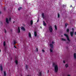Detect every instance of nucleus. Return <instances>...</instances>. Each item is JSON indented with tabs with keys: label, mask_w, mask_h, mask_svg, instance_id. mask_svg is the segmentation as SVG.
Segmentation results:
<instances>
[{
	"label": "nucleus",
	"mask_w": 76,
	"mask_h": 76,
	"mask_svg": "<svg viewBox=\"0 0 76 76\" xmlns=\"http://www.w3.org/2000/svg\"><path fill=\"white\" fill-rule=\"evenodd\" d=\"M53 65L54 66L55 72H58V65L56 64L55 63H53Z\"/></svg>",
	"instance_id": "f257e3e1"
},
{
	"label": "nucleus",
	"mask_w": 76,
	"mask_h": 76,
	"mask_svg": "<svg viewBox=\"0 0 76 76\" xmlns=\"http://www.w3.org/2000/svg\"><path fill=\"white\" fill-rule=\"evenodd\" d=\"M50 46L51 47V48L50 49V52H53V44H50Z\"/></svg>",
	"instance_id": "f03ea898"
},
{
	"label": "nucleus",
	"mask_w": 76,
	"mask_h": 76,
	"mask_svg": "<svg viewBox=\"0 0 76 76\" xmlns=\"http://www.w3.org/2000/svg\"><path fill=\"white\" fill-rule=\"evenodd\" d=\"M72 31L71 32H70V34L71 36V37L73 36V33H74V28H72Z\"/></svg>",
	"instance_id": "7ed1b4c3"
},
{
	"label": "nucleus",
	"mask_w": 76,
	"mask_h": 76,
	"mask_svg": "<svg viewBox=\"0 0 76 76\" xmlns=\"http://www.w3.org/2000/svg\"><path fill=\"white\" fill-rule=\"evenodd\" d=\"M64 36H65L66 37V38L67 39V40L68 41H70V39H69V37H68V36H67V35L65 34H64Z\"/></svg>",
	"instance_id": "20e7f679"
},
{
	"label": "nucleus",
	"mask_w": 76,
	"mask_h": 76,
	"mask_svg": "<svg viewBox=\"0 0 76 76\" xmlns=\"http://www.w3.org/2000/svg\"><path fill=\"white\" fill-rule=\"evenodd\" d=\"M49 29L50 32H52L53 31V29H52V27L51 26H50L49 28Z\"/></svg>",
	"instance_id": "39448f33"
},
{
	"label": "nucleus",
	"mask_w": 76,
	"mask_h": 76,
	"mask_svg": "<svg viewBox=\"0 0 76 76\" xmlns=\"http://www.w3.org/2000/svg\"><path fill=\"white\" fill-rule=\"evenodd\" d=\"M21 29L22 30H23V31H25V28L23 27H21Z\"/></svg>",
	"instance_id": "423d86ee"
},
{
	"label": "nucleus",
	"mask_w": 76,
	"mask_h": 76,
	"mask_svg": "<svg viewBox=\"0 0 76 76\" xmlns=\"http://www.w3.org/2000/svg\"><path fill=\"white\" fill-rule=\"evenodd\" d=\"M6 22L7 23H9V20H8V18H6Z\"/></svg>",
	"instance_id": "0eeeda50"
},
{
	"label": "nucleus",
	"mask_w": 76,
	"mask_h": 76,
	"mask_svg": "<svg viewBox=\"0 0 76 76\" xmlns=\"http://www.w3.org/2000/svg\"><path fill=\"white\" fill-rule=\"evenodd\" d=\"M0 70H1V71H2V70H3V68L2 67V66H1V65L0 66Z\"/></svg>",
	"instance_id": "6e6552de"
},
{
	"label": "nucleus",
	"mask_w": 76,
	"mask_h": 76,
	"mask_svg": "<svg viewBox=\"0 0 76 76\" xmlns=\"http://www.w3.org/2000/svg\"><path fill=\"white\" fill-rule=\"evenodd\" d=\"M37 32L36 31L34 32V36L35 37H37Z\"/></svg>",
	"instance_id": "1a4fd4ad"
},
{
	"label": "nucleus",
	"mask_w": 76,
	"mask_h": 76,
	"mask_svg": "<svg viewBox=\"0 0 76 76\" xmlns=\"http://www.w3.org/2000/svg\"><path fill=\"white\" fill-rule=\"evenodd\" d=\"M28 36L29 38H31V33H28Z\"/></svg>",
	"instance_id": "9d476101"
},
{
	"label": "nucleus",
	"mask_w": 76,
	"mask_h": 76,
	"mask_svg": "<svg viewBox=\"0 0 76 76\" xmlns=\"http://www.w3.org/2000/svg\"><path fill=\"white\" fill-rule=\"evenodd\" d=\"M74 58H76V53H74Z\"/></svg>",
	"instance_id": "9b49d317"
},
{
	"label": "nucleus",
	"mask_w": 76,
	"mask_h": 76,
	"mask_svg": "<svg viewBox=\"0 0 76 76\" xmlns=\"http://www.w3.org/2000/svg\"><path fill=\"white\" fill-rule=\"evenodd\" d=\"M18 33L20 32V28H19V27H18Z\"/></svg>",
	"instance_id": "f8f14e48"
},
{
	"label": "nucleus",
	"mask_w": 76,
	"mask_h": 76,
	"mask_svg": "<svg viewBox=\"0 0 76 76\" xmlns=\"http://www.w3.org/2000/svg\"><path fill=\"white\" fill-rule=\"evenodd\" d=\"M42 17L44 19V13H43L42 14Z\"/></svg>",
	"instance_id": "ddd939ff"
},
{
	"label": "nucleus",
	"mask_w": 76,
	"mask_h": 76,
	"mask_svg": "<svg viewBox=\"0 0 76 76\" xmlns=\"http://www.w3.org/2000/svg\"><path fill=\"white\" fill-rule=\"evenodd\" d=\"M63 41H66V39H63L62 38L61 39Z\"/></svg>",
	"instance_id": "4468645a"
},
{
	"label": "nucleus",
	"mask_w": 76,
	"mask_h": 76,
	"mask_svg": "<svg viewBox=\"0 0 76 76\" xmlns=\"http://www.w3.org/2000/svg\"><path fill=\"white\" fill-rule=\"evenodd\" d=\"M41 75H42V74H41V72H39V75L41 76Z\"/></svg>",
	"instance_id": "2eb2a0df"
},
{
	"label": "nucleus",
	"mask_w": 76,
	"mask_h": 76,
	"mask_svg": "<svg viewBox=\"0 0 76 76\" xmlns=\"http://www.w3.org/2000/svg\"><path fill=\"white\" fill-rule=\"evenodd\" d=\"M43 25H44V26H45L46 25V23H45V22H44V21H43Z\"/></svg>",
	"instance_id": "dca6fc26"
},
{
	"label": "nucleus",
	"mask_w": 76,
	"mask_h": 76,
	"mask_svg": "<svg viewBox=\"0 0 76 76\" xmlns=\"http://www.w3.org/2000/svg\"><path fill=\"white\" fill-rule=\"evenodd\" d=\"M15 63H16V64H18V61L17 60H16L15 61Z\"/></svg>",
	"instance_id": "f3484780"
},
{
	"label": "nucleus",
	"mask_w": 76,
	"mask_h": 76,
	"mask_svg": "<svg viewBox=\"0 0 76 76\" xmlns=\"http://www.w3.org/2000/svg\"><path fill=\"white\" fill-rule=\"evenodd\" d=\"M31 25H32L33 23V21H32V20H31Z\"/></svg>",
	"instance_id": "a211bd4d"
},
{
	"label": "nucleus",
	"mask_w": 76,
	"mask_h": 76,
	"mask_svg": "<svg viewBox=\"0 0 76 76\" xmlns=\"http://www.w3.org/2000/svg\"><path fill=\"white\" fill-rule=\"evenodd\" d=\"M4 76H6V72L5 71H4Z\"/></svg>",
	"instance_id": "6ab92c4d"
},
{
	"label": "nucleus",
	"mask_w": 76,
	"mask_h": 76,
	"mask_svg": "<svg viewBox=\"0 0 76 76\" xmlns=\"http://www.w3.org/2000/svg\"><path fill=\"white\" fill-rule=\"evenodd\" d=\"M22 8V7H20L18 9V10H20Z\"/></svg>",
	"instance_id": "aec40b11"
},
{
	"label": "nucleus",
	"mask_w": 76,
	"mask_h": 76,
	"mask_svg": "<svg viewBox=\"0 0 76 76\" xmlns=\"http://www.w3.org/2000/svg\"><path fill=\"white\" fill-rule=\"evenodd\" d=\"M4 46H5L6 45V42H4Z\"/></svg>",
	"instance_id": "412c9836"
},
{
	"label": "nucleus",
	"mask_w": 76,
	"mask_h": 76,
	"mask_svg": "<svg viewBox=\"0 0 76 76\" xmlns=\"http://www.w3.org/2000/svg\"><path fill=\"white\" fill-rule=\"evenodd\" d=\"M66 67H67L68 66V64H66L65 65Z\"/></svg>",
	"instance_id": "4be33fe9"
},
{
	"label": "nucleus",
	"mask_w": 76,
	"mask_h": 76,
	"mask_svg": "<svg viewBox=\"0 0 76 76\" xmlns=\"http://www.w3.org/2000/svg\"><path fill=\"white\" fill-rule=\"evenodd\" d=\"M55 29L56 30H57V26H56V25L55 26Z\"/></svg>",
	"instance_id": "5701e85b"
},
{
	"label": "nucleus",
	"mask_w": 76,
	"mask_h": 76,
	"mask_svg": "<svg viewBox=\"0 0 76 76\" xmlns=\"http://www.w3.org/2000/svg\"><path fill=\"white\" fill-rule=\"evenodd\" d=\"M69 29H67V30H66V32H69Z\"/></svg>",
	"instance_id": "b1692460"
},
{
	"label": "nucleus",
	"mask_w": 76,
	"mask_h": 76,
	"mask_svg": "<svg viewBox=\"0 0 76 76\" xmlns=\"http://www.w3.org/2000/svg\"><path fill=\"white\" fill-rule=\"evenodd\" d=\"M42 51L43 52V53H44V52H45V51H44V50L43 49L42 50Z\"/></svg>",
	"instance_id": "393cba45"
},
{
	"label": "nucleus",
	"mask_w": 76,
	"mask_h": 76,
	"mask_svg": "<svg viewBox=\"0 0 76 76\" xmlns=\"http://www.w3.org/2000/svg\"><path fill=\"white\" fill-rule=\"evenodd\" d=\"M11 20V18L10 17L9 18V21H10Z\"/></svg>",
	"instance_id": "a878e982"
},
{
	"label": "nucleus",
	"mask_w": 76,
	"mask_h": 76,
	"mask_svg": "<svg viewBox=\"0 0 76 76\" xmlns=\"http://www.w3.org/2000/svg\"><path fill=\"white\" fill-rule=\"evenodd\" d=\"M58 18H60V15H59L58 14Z\"/></svg>",
	"instance_id": "bb28decb"
},
{
	"label": "nucleus",
	"mask_w": 76,
	"mask_h": 76,
	"mask_svg": "<svg viewBox=\"0 0 76 76\" xmlns=\"http://www.w3.org/2000/svg\"><path fill=\"white\" fill-rule=\"evenodd\" d=\"M23 2H24V3H26V1L25 0H23Z\"/></svg>",
	"instance_id": "cd10ccee"
},
{
	"label": "nucleus",
	"mask_w": 76,
	"mask_h": 76,
	"mask_svg": "<svg viewBox=\"0 0 76 76\" xmlns=\"http://www.w3.org/2000/svg\"><path fill=\"white\" fill-rule=\"evenodd\" d=\"M67 23H66L65 24V26H67Z\"/></svg>",
	"instance_id": "c85d7f7f"
},
{
	"label": "nucleus",
	"mask_w": 76,
	"mask_h": 76,
	"mask_svg": "<svg viewBox=\"0 0 76 76\" xmlns=\"http://www.w3.org/2000/svg\"><path fill=\"white\" fill-rule=\"evenodd\" d=\"M36 50H37V51H38V48H37Z\"/></svg>",
	"instance_id": "c756f323"
},
{
	"label": "nucleus",
	"mask_w": 76,
	"mask_h": 76,
	"mask_svg": "<svg viewBox=\"0 0 76 76\" xmlns=\"http://www.w3.org/2000/svg\"><path fill=\"white\" fill-rule=\"evenodd\" d=\"M16 43V42H15V41L14 42V44H15Z\"/></svg>",
	"instance_id": "7c9ffc66"
},
{
	"label": "nucleus",
	"mask_w": 76,
	"mask_h": 76,
	"mask_svg": "<svg viewBox=\"0 0 76 76\" xmlns=\"http://www.w3.org/2000/svg\"><path fill=\"white\" fill-rule=\"evenodd\" d=\"M63 62L64 63H65V61H63Z\"/></svg>",
	"instance_id": "2f4dec72"
},
{
	"label": "nucleus",
	"mask_w": 76,
	"mask_h": 76,
	"mask_svg": "<svg viewBox=\"0 0 76 76\" xmlns=\"http://www.w3.org/2000/svg\"><path fill=\"white\" fill-rule=\"evenodd\" d=\"M54 42H52V44H54Z\"/></svg>",
	"instance_id": "473e14b6"
},
{
	"label": "nucleus",
	"mask_w": 76,
	"mask_h": 76,
	"mask_svg": "<svg viewBox=\"0 0 76 76\" xmlns=\"http://www.w3.org/2000/svg\"><path fill=\"white\" fill-rule=\"evenodd\" d=\"M5 33H6V30H5Z\"/></svg>",
	"instance_id": "72a5a7b5"
},
{
	"label": "nucleus",
	"mask_w": 76,
	"mask_h": 76,
	"mask_svg": "<svg viewBox=\"0 0 76 76\" xmlns=\"http://www.w3.org/2000/svg\"><path fill=\"white\" fill-rule=\"evenodd\" d=\"M49 72V70H48V73Z\"/></svg>",
	"instance_id": "f704fd0d"
},
{
	"label": "nucleus",
	"mask_w": 76,
	"mask_h": 76,
	"mask_svg": "<svg viewBox=\"0 0 76 76\" xmlns=\"http://www.w3.org/2000/svg\"><path fill=\"white\" fill-rule=\"evenodd\" d=\"M14 47H15V48H16V46H14Z\"/></svg>",
	"instance_id": "c9c22d12"
},
{
	"label": "nucleus",
	"mask_w": 76,
	"mask_h": 76,
	"mask_svg": "<svg viewBox=\"0 0 76 76\" xmlns=\"http://www.w3.org/2000/svg\"><path fill=\"white\" fill-rule=\"evenodd\" d=\"M27 65H26V68H27Z\"/></svg>",
	"instance_id": "e433bc0d"
},
{
	"label": "nucleus",
	"mask_w": 76,
	"mask_h": 76,
	"mask_svg": "<svg viewBox=\"0 0 76 76\" xmlns=\"http://www.w3.org/2000/svg\"><path fill=\"white\" fill-rule=\"evenodd\" d=\"M38 21H39V20H37V22H38Z\"/></svg>",
	"instance_id": "4c0bfd02"
},
{
	"label": "nucleus",
	"mask_w": 76,
	"mask_h": 76,
	"mask_svg": "<svg viewBox=\"0 0 76 76\" xmlns=\"http://www.w3.org/2000/svg\"><path fill=\"white\" fill-rule=\"evenodd\" d=\"M75 34L76 35V32H75Z\"/></svg>",
	"instance_id": "58836bf2"
},
{
	"label": "nucleus",
	"mask_w": 76,
	"mask_h": 76,
	"mask_svg": "<svg viewBox=\"0 0 76 76\" xmlns=\"http://www.w3.org/2000/svg\"><path fill=\"white\" fill-rule=\"evenodd\" d=\"M70 7H72V5H71Z\"/></svg>",
	"instance_id": "ea45409f"
},
{
	"label": "nucleus",
	"mask_w": 76,
	"mask_h": 76,
	"mask_svg": "<svg viewBox=\"0 0 76 76\" xmlns=\"http://www.w3.org/2000/svg\"><path fill=\"white\" fill-rule=\"evenodd\" d=\"M41 28H42V27H40Z\"/></svg>",
	"instance_id": "a19ab883"
},
{
	"label": "nucleus",
	"mask_w": 76,
	"mask_h": 76,
	"mask_svg": "<svg viewBox=\"0 0 76 76\" xmlns=\"http://www.w3.org/2000/svg\"><path fill=\"white\" fill-rule=\"evenodd\" d=\"M1 52V50H0V52Z\"/></svg>",
	"instance_id": "79ce46f5"
},
{
	"label": "nucleus",
	"mask_w": 76,
	"mask_h": 76,
	"mask_svg": "<svg viewBox=\"0 0 76 76\" xmlns=\"http://www.w3.org/2000/svg\"><path fill=\"white\" fill-rule=\"evenodd\" d=\"M28 76H29V75H28Z\"/></svg>",
	"instance_id": "37998d69"
},
{
	"label": "nucleus",
	"mask_w": 76,
	"mask_h": 76,
	"mask_svg": "<svg viewBox=\"0 0 76 76\" xmlns=\"http://www.w3.org/2000/svg\"><path fill=\"white\" fill-rule=\"evenodd\" d=\"M24 3V4H25V3Z\"/></svg>",
	"instance_id": "c03bdc74"
},
{
	"label": "nucleus",
	"mask_w": 76,
	"mask_h": 76,
	"mask_svg": "<svg viewBox=\"0 0 76 76\" xmlns=\"http://www.w3.org/2000/svg\"><path fill=\"white\" fill-rule=\"evenodd\" d=\"M21 76H22V75H21Z\"/></svg>",
	"instance_id": "a18cd8bd"
}]
</instances>
